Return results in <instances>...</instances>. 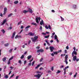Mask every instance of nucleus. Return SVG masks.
Segmentation results:
<instances>
[{
    "mask_svg": "<svg viewBox=\"0 0 79 79\" xmlns=\"http://www.w3.org/2000/svg\"><path fill=\"white\" fill-rule=\"evenodd\" d=\"M38 37L37 36H34V38H31V39L32 40V42H37V40Z\"/></svg>",
    "mask_w": 79,
    "mask_h": 79,
    "instance_id": "nucleus-1",
    "label": "nucleus"
},
{
    "mask_svg": "<svg viewBox=\"0 0 79 79\" xmlns=\"http://www.w3.org/2000/svg\"><path fill=\"white\" fill-rule=\"evenodd\" d=\"M73 61H76L77 62V61H79V59L78 58L77 59V56H73Z\"/></svg>",
    "mask_w": 79,
    "mask_h": 79,
    "instance_id": "nucleus-2",
    "label": "nucleus"
},
{
    "mask_svg": "<svg viewBox=\"0 0 79 79\" xmlns=\"http://www.w3.org/2000/svg\"><path fill=\"white\" fill-rule=\"evenodd\" d=\"M41 19L40 18V17H37L36 18V19H35V21H36V23H39V21H40Z\"/></svg>",
    "mask_w": 79,
    "mask_h": 79,
    "instance_id": "nucleus-3",
    "label": "nucleus"
},
{
    "mask_svg": "<svg viewBox=\"0 0 79 79\" xmlns=\"http://www.w3.org/2000/svg\"><path fill=\"white\" fill-rule=\"evenodd\" d=\"M74 54L75 55H77V53L76 51H73L72 53V56H74Z\"/></svg>",
    "mask_w": 79,
    "mask_h": 79,
    "instance_id": "nucleus-4",
    "label": "nucleus"
},
{
    "mask_svg": "<svg viewBox=\"0 0 79 79\" xmlns=\"http://www.w3.org/2000/svg\"><path fill=\"white\" fill-rule=\"evenodd\" d=\"M35 77H37L38 79H39L40 77H41V75L40 74H38V75H34Z\"/></svg>",
    "mask_w": 79,
    "mask_h": 79,
    "instance_id": "nucleus-5",
    "label": "nucleus"
},
{
    "mask_svg": "<svg viewBox=\"0 0 79 79\" xmlns=\"http://www.w3.org/2000/svg\"><path fill=\"white\" fill-rule=\"evenodd\" d=\"M49 48L50 49V52H53L54 50V47H49Z\"/></svg>",
    "mask_w": 79,
    "mask_h": 79,
    "instance_id": "nucleus-6",
    "label": "nucleus"
},
{
    "mask_svg": "<svg viewBox=\"0 0 79 79\" xmlns=\"http://www.w3.org/2000/svg\"><path fill=\"white\" fill-rule=\"evenodd\" d=\"M31 27V26H27L25 28V31H26V32H27V31H28V29H28V28H29V27Z\"/></svg>",
    "mask_w": 79,
    "mask_h": 79,
    "instance_id": "nucleus-7",
    "label": "nucleus"
},
{
    "mask_svg": "<svg viewBox=\"0 0 79 79\" xmlns=\"http://www.w3.org/2000/svg\"><path fill=\"white\" fill-rule=\"evenodd\" d=\"M38 53L39 52H44V50L42 49H38L37 51Z\"/></svg>",
    "mask_w": 79,
    "mask_h": 79,
    "instance_id": "nucleus-8",
    "label": "nucleus"
},
{
    "mask_svg": "<svg viewBox=\"0 0 79 79\" xmlns=\"http://www.w3.org/2000/svg\"><path fill=\"white\" fill-rule=\"evenodd\" d=\"M28 10H27L28 12H29V13H33V11H32V10L31 9V8H29Z\"/></svg>",
    "mask_w": 79,
    "mask_h": 79,
    "instance_id": "nucleus-9",
    "label": "nucleus"
},
{
    "mask_svg": "<svg viewBox=\"0 0 79 79\" xmlns=\"http://www.w3.org/2000/svg\"><path fill=\"white\" fill-rule=\"evenodd\" d=\"M40 24L41 26H42V24H43V25L44 24V21H43L42 19H41V21L40 22Z\"/></svg>",
    "mask_w": 79,
    "mask_h": 79,
    "instance_id": "nucleus-10",
    "label": "nucleus"
},
{
    "mask_svg": "<svg viewBox=\"0 0 79 79\" xmlns=\"http://www.w3.org/2000/svg\"><path fill=\"white\" fill-rule=\"evenodd\" d=\"M77 8V6L76 5H73L72 6V8L73 9H76Z\"/></svg>",
    "mask_w": 79,
    "mask_h": 79,
    "instance_id": "nucleus-11",
    "label": "nucleus"
},
{
    "mask_svg": "<svg viewBox=\"0 0 79 79\" xmlns=\"http://www.w3.org/2000/svg\"><path fill=\"white\" fill-rule=\"evenodd\" d=\"M15 34H16V32H14L13 33V34L12 35V36L11 37L12 39H14V37H15Z\"/></svg>",
    "mask_w": 79,
    "mask_h": 79,
    "instance_id": "nucleus-12",
    "label": "nucleus"
},
{
    "mask_svg": "<svg viewBox=\"0 0 79 79\" xmlns=\"http://www.w3.org/2000/svg\"><path fill=\"white\" fill-rule=\"evenodd\" d=\"M6 19H5L3 21L1 25L2 26V25H3V24H5V23H6Z\"/></svg>",
    "mask_w": 79,
    "mask_h": 79,
    "instance_id": "nucleus-13",
    "label": "nucleus"
},
{
    "mask_svg": "<svg viewBox=\"0 0 79 79\" xmlns=\"http://www.w3.org/2000/svg\"><path fill=\"white\" fill-rule=\"evenodd\" d=\"M28 35H30L31 36L34 35V33H32V32H29L28 34Z\"/></svg>",
    "mask_w": 79,
    "mask_h": 79,
    "instance_id": "nucleus-14",
    "label": "nucleus"
},
{
    "mask_svg": "<svg viewBox=\"0 0 79 79\" xmlns=\"http://www.w3.org/2000/svg\"><path fill=\"white\" fill-rule=\"evenodd\" d=\"M41 64H42L41 63L40 64L38 65L35 68V69H37L38 68H39V67L41 65Z\"/></svg>",
    "mask_w": 79,
    "mask_h": 79,
    "instance_id": "nucleus-15",
    "label": "nucleus"
},
{
    "mask_svg": "<svg viewBox=\"0 0 79 79\" xmlns=\"http://www.w3.org/2000/svg\"><path fill=\"white\" fill-rule=\"evenodd\" d=\"M27 12H28V11L27 10H25L23 11V13H24L25 14H26V13H27Z\"/></svg>",
    "mask_w": 79,
    "mask_h": 79,
    "instance_id": "nucleus-16",
    "label": "nucleus"
},
{
    "mask_svg": "<svg viewBox=\"0 0 79 79\" xmlns=\"http://www.w3.org/2000/svg\"><path fill=\"white\" fill-rule=\"evenodd\" d=\"M6 10H7V8L6 7H5L4 9V12L5 13H6Z\"/></svg>",
    "mask_w": 79,
    "mask_h": 79,
    "instance_id": "nucleus-17",
    "label": "nucleus"
},
{
    "mask_svg": "<svg viewBox=\"0 0 79 79\" xmlns=\"http://www.w3.org/2000/svg\"><path fill=\"white\" fill-rule=\"evenodd\" d=\"M68 55H66L65 57V60H68Z\"/></svg>",
    "mask_w": 79,
    "mask_h": 79,
    "instance_id": "nucleus-18",
    "label": "nucleus"
},
{
    "mask_svg": "<svg viewBox=\"0 0 79 79\" xmlns=\"http://www.w3.org/2000/svg\"><path fill=\"white\" fill-rule=\"evenodd\" d=\"M19 3V2L18 1H16L14 2V3L15 4H16L17 3Z\"/></svg>",
    "mask_w": 79,
    "mask_h": 79,
    "instance_id": "nucleus-19",
    "label": "nucleus"
},
{
    "mask_svg": "<svg viewBox=\"0 0 79 79\" xmlns=\"http://www.w3.org/2000/svg\"><path fill=\"white\" fill-rule=\"evenodd\" d=\"M31 57H32V56L31 55L28 56L27 57L28 60H29V59L31 58Z\"/></svg>",
    "mask_w": 79,
    "mask_h": 79,
    "instance_id": "nucleus-20",
    "label": "nucleus"
},
{
    "mask_svg": "<svg viewBox=\"0 0 79 79\" xmlns=\"http://www.w3.org/2000/svg\"><path fill=\"white\" fill-rule=\"evenodd\" d=\"M9 45V44L8 43L4 44V46H5V47H8Z\"/></svg>",
    "mask_w": 79,
    "mask_h": 79,
    "instance_id": "nucleus-21",
    "label": "nucleus"
},
{
    "mask_svg": "<svg viewBox=\"0 0 79 79\" xmlns=\"http://www.w3.org/2000/svg\"><path fill=\"white\" fill-rule=\"evenodd\" d=\"M68 68H69V66H67V67H65L63 69V70H66V69H68Z\"/></svg>",
    "mask_w": 79,
    "mask_h": 79,
    "instance_id": "nucleus-22",
    "label": "nucleus"
},
{
    "mask_svg": "<svg viewBox=\"0 0 79 79\" xmlns=\"http://www.w3.org/2000/svg\"><path fill=\"white\" fill-rule=\"evenodd\" d=\"M2 61H3L4 62H5V61H6V57H5L4 58L2 59Z\"/></svg>",
    "mask_w": 79,
    "mask_h": 79,
    "instance_id": "nucleus-23",
    "label": "nucleus"
},
{
    "mask_svg": "<svg viewBox=\"0 0 79 79\" xmlns=\"http://www.w3.org/2000/svg\"><path fill=\"white\" fill-rule=\"evenodd\" d=\"M22 23V21H20V22L18 23L17 24V25H19V24H21Z\"/></svg>",
    "mask_w": 79,
    "mask_h": 79,
    "instance_id": "nucleus-24",
    "label": "nucleus"
},
{
    "mask_svg": "<svg viewBox=\"0 0 79 79\" xmlns=\"http://www.w3.org/2000/svg\"><path fill=\"white\" fill-rule=\"evenodd\" d=\"M24 58V55H23L21 57V59H23V58Z\"/></svg>",
    "mask_w": 79,
    "mask_h": 79,
    "instance_id": "nucleus-25",
    "label": "nucleus"
},
{
    "mask_svg": "<svg viewBox=\"0 0 79 79\" xmlns=\"http://www.w3.org/2000/svg\"><path fill=\"white\" fill-rule=\"evenodd\" d=\"M53 53L54 55H57L58 54V52H53Z\"/></svg>",
    "mask_w": 79,
    "mask_h": 79,
    "instance_id": "nucleus-26",
    "label": "nucleus"
},
{
    "mask_svg": "<svg viewBox=\"0 0 79 79\" xmlns=\"http://www.w3.org/2000/svg\"><path fill=\"white\" fill-rule=\"evenodd\" d=\"M13 14H10L8 15V18L9 17H11L12 15H13Z\"/></svg>",
    "mask_w": 79,
    "mask_h": 79,
    "instance_id": "nucleus-27",
    "label": "nucleus"
},
{
    "mask_svg": "<svg viewBox=\"0 0 79 79\" xmlns=\"http://www.w3.org/2000/svg\"><path fill=\"white\" fill-rule=\"evenodd\" d=\"M45 42H46V43H47L48 45H49V46H50V43H49L48 42V41L47 40H46Z\"/></svg>",
    "mask_w": 79,
    "mask_h": 79,
    "instance_id": "nucleus-28",
    "label": "nucleus"
},
{
    "mask_svg": "<svg viewBox=\"0 0 79 79\" xmlns=\"http://www.w3.org/2000/svg\"><path fill=\"white\" fill-rule=\"evenodd\" d=\"M57 37H58L56 35H55V36H54L55 39H56V40L57 39Z\"/></svg>",
    "mask_w": 79,
    "mask_h": 79,
    "instance_id": "nucleus-29",
    "label": "nucleus"
},
{
    "mask_svg": "<svg viewBox=\"0 0 79 79\" xmlns=\"http://www.w3.org/2000/svg\"><path fill=\"white\" fill-rule=\"evenodd\" d=\"M31 24H32V25H35V26H37V24H36V23H31Z\"/></svg>",
    "mask_w": 79,
    "mask_h": 79,
    "instance_id": "nucleus-30",
    "label": "nucleus"
},
{
    "mask_svg": "<svg viewBox=\"0 0 79 79\" xmlns=\"http://www.w3.org/2000/svg\"><path fill=\"white\" fill-rule=\"evenodd\" d=\"M49 36H50V35H48V36H44V37L45 39H47V38H48V37H49Z\"/></svg>",
    "mask_w": 79,
    "mask_h": 79,
    "instance_id": "nucleus-31",
    "label": "nucleus"
},
{
    "mask_svg": "<svg viewBox=\"0 0 79 79\" xmlns=\"http://www.w3.org/2000/svg\"><path fill=\"white\" fill-rule=\"evenodd\" d=\"M64 62L66 63V64H68V60H65Z\"/></svg>",
    "mask_w": 79,
    "mask_h": 79,
    "instance_id": "nucleus-32",
    "label": "nucleus"
},
{
    "mask_svg": "<svg viewBox=\"0 0 79 79\" xmlns=\"http://www.w3.org/2000/svg\"><path fill=\"white\" fill-rule=\"evenodd\" d=\"M77 73L76 72L75 73V74L74 75L73 77L75 78L76 77V76H77Z\"/></svg>",
    "mask_w": 79,
    "mask_h": 79,
    "instance_id": "nucleus-33",
    "label": "nucleus"
},
{
    "mask_svg": "<svg viewBox=\"0 0 79 79\" xmlns=\"http://www.w3.org/2000/svg\"><path fill=\"white\" fill-rule=\"evenodd\" d=\"M60 18L61 19V21H64V18H63L62 17L60 16Z\"/></svg>",
    "mask_w": 79,
    "mask_h": 79,
    "instance_id": "nucleus-34",
    "label": "nucleus"
},
{
    "mask_svg": "<svg viewBox=\"0 0 79 79\" xmlns=\"http://www.w3.org/2000/svg\"><path fill=\"white\" fill-rule=\"evenodd\" d=\"M8 75H6L5 76V78L6 79H8Z\"/></svg>",
    "mask_w": 79,
    "mask_h": 79,
    "instance_id": "nucleus-35",
    "label": "nucleus"
},
{
    "mask_svg": "<svg viewBox=\"0 0 79 79\" xmlns=\"http://www.w3.org/2000/svg\"><path fill=\"white\" fill-rule=\"evenodd\" d=\"M12 50H13V49H10L9 51V53H11V52H12Z\"/></svg>",
    "mask_w": 79,
    "mask_h": 79,
    "instance_id": "nucleus-36",
    "label": "nucleus"
},
{
    "mask_svg": "<svg viewBox=\"0 0 79 79\" xmlns=\"http://www.w3.org/2000/svg\"><path fill=\"white\" fill-rule=\"evenodd\" d=\"M13 56H12L9 59V61H10V60H13Z\"/></svg>",
    "mask_w": 79,
    "mask_h": 79,
    "instance_id": "nucleus-37",
    "label": "nucleus"
},
{
    "mask_svg": "<svg viewBox=\"0 0 79 79\" xmlns=\"http://www.w3.org/2000/svg\"><path fill=\"white\" fill-rule=\"evenodd\" d=\"M31 42V40H29L28 43V45H29L30 44V43Z\"/></svg>",
    "mask_w": 79,
    "mask_h": 79,
    "instance_id": "nucleus-38",
    "label": "nucleus"
},
{
    "mask_svg": "<svg viewBox=\"0 0 79 79\" xmlns=\"http://www.w3.org/2000/svg\"><path fill=\"white\" fill-rule=\"evenodd\" d=\"M2 31L3 34H4L5 33V30H2Z\"/></svg>",
    "mask_w": 79,
    "mask_h": 79,
    "instance_id": "nucleus-39",
    "label": "nucleus"
},
{
    "mask_svg": "<svg viewBox=\"0 0 79 79\" xmlns=\"http://www.w3.org/2000/svg\"><path fill=\"white\" fill-rule=\"evenodd\" d=\"M61 73V71L58 70L57 72H56V73L57 74H59V73Z\"/></svg>",
    "mask_w": 79,
    "mask_h": 79,
    "instance_id": "nucleus-40",
    "label": "nucleus"
},
{
    "mask_svg": "<svg viewBox=\"0 0 79 79\" xmlns=\"http://www.w3.org/2000/svg\"><path fill=\"white\" fill-rule=\"evenodd\" d=\"M15 76V74H13V75H12L10 77V79H11V77H13V76Z\"/></svg>",
    "mask_w": 79,
    "mask_h": 79,
    "instance_id": "nucleus-41",
    "label": "nucleus"
},
{
    "mask_svg": "<svg viewBox=\"0 0 79 79\" xmlns=\"http://www.w3.org/2000/svg\"><path fill=\"white\" fill-rule=\"evenodd\" d=\"M3 5L1 6L0 7V8L2 9H3Z\"/></svg>",
    "mask_w": 79,
    "mask_h": 79,
    "instance_id": "nucleus-42",
    "label": "nucleus"
},
{
    "mask_svg": "<svg viewBox=\"0 0 79 79\" xmlns=\"http://www.w3.org/2000/svg\"><path fill=\"white\" fill-rule=\"evenodd\" d=\"M64 65H61L60 67V69H61L62 68H64Z\"/></svg>",
    "mask_w": 79,
    "mask_h": 79,
    "instance_id": "nucleus-43",
    "label": "nucleus"
},
{
    "mask_svg": "<svg viewBox=\"0 0 79 79\" xmlns=\"http://www.w3.org/2000/svg\"><path fill=\"white\" fill-rule=\"evenodd\" d=\"M10 60H9L8 61V63H7V64H10Z\"/></svg>",
    "mask_w": 79,
    "mask_h": 79,
    "instance_id": "nucleus-44",
    "label": "nucleus"
},
{
    "mask_svg": "<svg viewBox=\"0 0 79 79\" xmlns=\"http://www.w3.org/2000/svg\"><path fill=\"white\" fill-rule=\"evenodd\" d=\"M34 63H35V61H33V62L32 63V66H33V65H34Z\"/></svg>",
    "mask_w": 79,
    "mask_h": 79,
    "instance_id": "nucleus-45",
    "label": "nucleus"
},
{
    "mask_svg": "<svg viewBox=\"0 0 79 79\" xmlns=\"http://www.w3.org/2000/svg\"><path fill=\"white\" fill-rule=\"evenodd\" d=\"M45 28L47 29H48V26H47V25H46L45 26Z\"/></svg>",
    "mask_w": 79,
    "mask_h": 79,
    "instance_id": "nucleus-46",
    "label": "nucleus"
},
{
    "mask_svg": "<svg viewBox=\"0 0 79 79\" xmlns=\"http://www.w3.org/2000/svg\"><path fill=\"white\" fill-rule=\"evenodd\" d=\"M12 29V27H10L9 28V30H11V29Z\"/></svg>",
    "mask_w": 79,
    "mask_h": 79,
    "instance_id": "nucleus-47",
    "label": "nucleus"
},
{
    "mask_svg": "<svg viewBox=\"0 0 79 79\" xmlns=\"http://www.w3.org/2000/svg\"><path fill=\"white\" fill-rule=\"evenodd\" d=\"M43 60H44V58H41V60H40V62H41V61H42Z\"/></svg>",
    "mask_w": 79,
    "mask_h": 79,
    "instance_id": "nucleus-48",
    "label": "nucleus"
},
{
    "mask_svg": "<svg viewBox=\"0 0 79 79\" xmlns=\"http://www.w3.org/2000/svg\"><path fill=\"white\" fill-rule=\"evenodd\" d=\"M48 27L49 29H51V26H50V25H48Z\"/></svg>",
    "mask_w": 79,
    "mask_h": 79,
    "instance_id": "nucleus-49",
    "label": "nucleus"
},
{
    "mask_svg": "<svg viewBox=\"0 0 79 79\" xmlns=\"http://www.w3.org/2000/svg\"><path fill=\"white\" fill-rule=\"evenodd\" d=\"M27 63V61L26 60L24 61V64H26V63Z\"/></svg>",
    "mask_w": 79,
    "mask_h": 79,
    "instance_id": "nucleus-50",
    "label": "nucleus"
},
{
    "mask_svg": "<svg viewBox=\"0 0 79 79\" xmlns=\"http://www.w3.org/2000/svg\"><path fill=\"white\" fill-rule=\"evenodd\" d=\"M18 37H19V36H18V35H17L15 37V39H16L17 38H18Z\"/></svg>",
    "mask_w": 79,
    "mask_h": 79,
    "instance_id": "nucleus-51",
    "label": "nucleus"
},
{
    "mask_svg": "<svg viewBox=\"0 0 79 79\" xmlns=\"http://www.w3.org/2000/svg\"><path fill=\"white\" fill-rule=\"evenodd\" d=\"M66 48L67 49V50H68V49H69V47H68V46H67L66 47Z\"/></svg>",
    "mask_w": 79,
    "mask_h": 79,
    "instance_id": "nucleus-52",
    "label": "nucleus"
},
{
    "mask_svg": "<svg viewBox=\"0 0 79 79\" xmlns=\"http://www.w3.org/2000/svg\"><path fill=\"white\" fill-rule=\"evenodd\" d=\"M40 29L41 30V31L42 30V27L40 26Z\"/></svg>",
    "mask_w": 79,
    "mask_h": 79,
    "instance_id": "nucleus-53",
    "label": "nucleus"
},
{
    "mask_svg": "<svg viewBox=\"0 0 79 79\" xmlns=\"http://www.w3.org/2000/svg\"><path fill=\"white\" fill-rule=\"evenodd\" d=\"M42 34H43L44 35H46V33H42Z\"/></svg>",
    "mask_w": 79,
    "mask_h": 79,
    "instance_id": "nucleus-54",
    "label": "nucleus"
},
{
    "mask_svg": "<svg viewBox=\"0 0 79 79\" xmlns=\"http://www.w3.org/2000/svg\"><path fill=\"white\" fill-rule=\"evenodd\" d=\"M64 74L65 75L66 74V70H64Z\"/></svg>",
    "mask_w": 79,
    "mask_h": 79,
    "instance_id": "nucleus-55",
    "label": "nucleus"
},
{
    "mask_svg": "<svg viewBox=\"0 0 79 79\" xmlns=\"http://www.w3.org/2000/svg\"><path fill=\"white\" fill-rule=\"evenodd\" d=\"M10 4V5H12V1H10L9 2V4Z\"/></svg>",
    "mask_w": 79,
    "mask_h": 79,
    "instance_id": "nucleus-56",
    "label": "nucleus"
},
{
    "mask_svg": "<svg viewBox=\"0 0 79 79\" xmlns=\"http://www.w3.org/2000/svg\"><path fill=\"white\" fill-rule=\"evenodd\" d=\"M10 0H8L7 3L8 4H10Z\"/></svg>",
    "mask_w": 79,
    "mask_h": 79,
    "instance_id": "nucleus-57",
    "label": "nucleus"
},
{
    "mask_svg": "<svg viewBox=\"0 0 79 79\" xmlns=\"http://www.w3.org/2000/svg\"><path fill=\"white\" fill-rule=\"evenodd\" d=\"M40 70H41V69H44V68H43L42 67H41L40 68Z\"/></svg>",
    "mask_w": 79,
    "mask_h": 79,
    "instance_id": "nucleus-58",
    "label": "nucleus"
},
{
    "mask_svg": "<svg viewBox=\"0 0 79 79\" xmlns=\"http://www.w3.org/2000/svg\"><path fill=\"white\" fill-rule=\"evenodd\" d=\"M34 59V58H32V59H31V60H30L29 61V62H31L32 60H33V59Z\"/></svg>",
    "mask_w": 79,
    "mask_h": 79,
    "instance_id": "nucleus-59",
    "label": "nucleus"
},
{
    "mask_svg": "<svg viewBox=\"0 0 79 79\" xmlns=\"http://www.w3.org/2000/svg\"><path fill=\"white\" fill-rule=\"evenodd\" d=\"M27 52H25L24 53V55H26V54H27Z\"/></svg>",
    "mask_w": 79,
    "mask_h": 79,
    "instance_id": "nucleus-60",
    "label": "nucleus"
},
{
    "mask_svg": "<svg viewBox=\"0 0 79 79\" xmlns=\"http://www.w3.org/2000/svg\"><path fill=\"white\" fill-rule=\"evenodd\" d=\"M51 56H54V54L53 53H52L51 54Z\"/></svg>",
    "mask_w": 79,
    "mask_h": 79,
    "instance_id": "nucleus-61",
    "label": "nucleus"
},
{
    "mask_svg": "<svg viewBox=\"0 0 79 79\" xmlns=\"http://www.w3.org/2000/svg\"><path fill=\"white\" fill-rule=\"evenodd\" d=\"M73 49H74V51H75V50H76V48L75 47H74Z\"/></svg>",
    "mask_w": 79,
    "mask_h": 79,
    "instance_id": "nucleus-62",
    "label": "nucleus"
},
{
    "mask_svg": "<svg viewBox=\"0 0 79 79\" xmlns=\"http://www.w3.org/2000/svg\"><path fill=\"white\" fill-rule=\"evenodd\" d=\"M28 65L29 66H31V63L30 62V63H29Z\"/></svg>",
    "mask_w": 79,
    "mask_h": 79,
    "instance_id": "nucleus-63",
    "label": "nucleus"
},
{
    "mask_svg": "<svg viewBox=\"0 0 79 79\" xmlns=\"http://www.w3.org/2000/svg\"><path fill=\"white\" fill-rule=\"evenodd\" d=\"M18 77H19V76H17L16 77V79H18Z\"/></svg>",
    "mask_w": 79,
    "mask_h": 79,
    "instance_id": "nucleus-64",
    "label": "nucleus"
}]
</instances>
